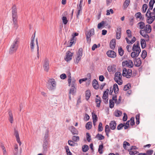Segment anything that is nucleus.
Segmentation results:
<instances>
[{
  "mask_svg": "<svg viewBox=\"0 0 155 155\" xmlns=\"http://www.w3.org/2000/svg\"><path fill=\"white\" fill-rule=\"evenodd\" d=\"M115 94H116L118 93L119 89L117 85L116 84H115L114 85L113 88Z\"/></svg>",
  "mask_w": 155,
  "mask_h": 155,
  "instance_id": "obj_35",
  "label": "nucleus"
},
{
  "mask_svg": "<svg viewBox=\"0 0 155 155\" xmlns=\"http://www.w3.org/2000/svg\"><path fill=\"white\" fill-rule=\"evenodd\" d=\"M122 64L123 66H126L130 68H132L134 66L133 62L130 60L123 61L122 62Z\"/></svg>",
  "mask_w": 155,
  "mask_h": 155,
  "instance_id": "obj_8",
  "label": "nucleus"
},
{
  "mask_svg": "<svg viewBox=\"0 0 155 155\" xmlns=\"http://www.w3.org/2000/svg\"><path fill=\"white\" fill-rule=\"evenodd\" d=\"M135 16L137 19L138 18H139L140 20H142L143 19V17H142L140 12H137L135 14Z\"/></svg>",
  "mask_w": 155,
  "mask_h": 155,
  "instance_id": "obj_28",
  "label": "nucleus"
},
{
  "mask_svg": "<svg viewBox=\"0 0 155 155\" xmlns=\"http://www.w3.org/2000/svg\"><path fill=\"white\" fill-rule=\"evenodd\" d=\"M147 55V52L145 50H143L142 52L141 56L144 59L146 57Z\"/></svg>",
  "mask_w": 155,
  "mask_h": 155,
  "instance_id": "obj_46",
  "label": "nucleus"
},
{
  "mask_svg": "<svg viewBox=\"0 0 155 155\" xmlns=\"http://www.w3.org/2000/svg\"><path fill=\"white\" fill-rule=\"evenodd\" d=\"M9 120L11 123H12L13 120V117L12 113L11 111H9L8 112Z\"/></svg>",
  "mask_w": 155,
  "mask_h": 155,
  "instance_id": "obj_36",
  "label": "nucleus"
},
{
  "mask_svg": "<svg viewBox=\"0 0 155 155\" xmlns=\"http://www.w3.org/2000/svg\"><path fill=\"white\" fill-rule=\"evenodd\" d=\"M73 55V54L70 51H67L66 54V57L64 58L65 60L67 61H70L72 59Z\"/></svg>",
  "mask_w": 155,
  "mask_h": 155,
  "instance_id": "obj_12",
  "label": "nucleus"
},
{
  "mask_svg": "<svg viewBox=\"0 0 155 155\" xmlns=\"http://www.w3.org/2000/svg\"><path fill=\"white\" fill-rule=\"evenodd\" d=\"M107 69L109 72H113L116 69V66L113 65L108 66L107 67Z\"/></svg>",
  "mask_w": 155,
  "mask_h": 155,
  "instance_id": "obj_26",
  "label": "nucleus"
},
{
  "mask_svg": "<svg viewBox=\"0 0 155 155\" xmlns=\"http://www.w3.org/2000/svg\"><path fill=\"white\" fill-rule=\"evenodd\" d=\"M110 129L109 128V126L108 125H106L105 127V131H108V132H110Z\"/></svg>",
  "mask_w": 155,
  "mask_h": 155,
  "instance_id": "obj_64",
  "label": "nucleus"
},
{
  "mask_svg": "<svg viewBox=\"0 0 155 155\" xmlns=\"http://www.w3.org/2000/svg\"><path fill=\"white\" fill-rule=\"evenodd\" d=\"M91 35H93L94 34V30L93 28H92L87 33Z\"/></svg>",
  "mask_w": 155,
  "mask_h": 155,
  "instance_id": "obj_56",
  "label": "nucleus"
},
{
  "mask_svg": "<svg viewBox=\"0 0 155 155\" xmlns=\"http://www.w3.org/2000/svg\"><path fill=\"white\" fill-rule=\"evenodd\" d=\"M86 139L87 141L88 142H90L91 140V136L90 134L88 133H86Z\"/></svg>",
  "mask_w": 155,
  "mask_h": 155,
  "instance_id": "obj_52",
  "label": "nucleus"
},
{
  "mask_svg": "<svg viewBox=\"0 0 155 155\" xmlns=\"http://www.w3.org/2000/svg\"><path fill=\"white\" fill-rule=\"evenodd\" d=\"M132 147L131 148V150L129 152V154L130 155H137L138 154V152L135 150H133V147Z\"/></svg>",
  "mask_w": 155,
  "mask_h": 155,
  "instance_id": "obj_32",
  "label": "nucleus"
},
{
  "mask_svg": "<svg viewBox=\"0 0 155 155\" xmlns=\"http://www.w3.org/2000/svg\"><path fill=\"white\" fill-rule=\"evenodd\" d=\"M122 114V112L118 110H116L114 113V115L116 117H119Z\"/></svg>",
  "mask_w": 155,
  "mask_h": 155,
  "instance_id": "obj_39",
  "label": "nucleus"
},
{
  "mask_svg": "<svg viewBox=\"0 0 155 155\" xmlns=\"http://www.w3.org/2000/svg\"><path fill=\"white\" fill-rule=\"evenodd\" d=\"M107 55L110 58H115L116 57V53L113 51L109 50L107 52Z\"/></svg>",
  "mask_w": 155,
  "mask_h": 155,
  "instance_id": "obj_15",
  "label": "nucleus"
},
{
  "mask_svg": "<svg viewBox=\"0 0 155 155\" xmlns=\"http://www.w3.org/2000/svg\"><path fill=\"white\" fill-rule=\"evenodd\" d=\"M140 34L145 38L146 41H148L149 40V35L147 34V33L144 32L143 31H140Z\"/></svg>",
  "mask_w": 155,
  "mask_h": 155,
  "instance_id": "obj_13",
  "label": "nucleus"
},
{
  "mask_svg": "<svg viewBox=\"0 0 155 155\" xmlns=\"http://www.w3.org/2000/svg\"><path fill=\"white\" fill-rule=\"evenodd\" d=\"M92 85L95 89H97L99 87L97 81L96 79H94L92 82Z\"/></svg>",
  "mask_w": 155,
  "mask_h": 155,
  "instance_id": "obj_25",
  "label": "nucleus"
},
{
  "mask_svg": "<svg viewBox=\"0 0 155 155\" xmlns=\"http://www.w3.org/2000/svg\"><path fill=\"white\" fill-rule=\"evenodd\" d=\"M139 27V28L141 30H143L145 27V24L142 21H140L137 24Z\"/></svg>",
  "mask_w": 155,
  "mask_h": 155,
  "instance_id": "obj_27",
  "label": "nucleus"
},
{
  "mask_svg": "<svg viewBox=\"0 0 155 155\" xmlns=\"http://www.w3.org/2000/svg\"><path fill=\"white\" fill-rule=\"evenodd\" d=\"M153 150H149L146 151L147 155H152L153 153Z\"/></svg>",
  "mask_w": 155,
  "mask_h": 155,
  "instance_id": "obj_60",
  "label": "nucleus"
},
{
  "mask_svg": "<svg viewBox=\"0 0 155 155\" xmlns=\"http://www.w3.org/2000/svg\"><path fill=\"white\" fill-rule=\"evenodd\" d=\"M103 129L102 124V123L100 122L98 125V130L99 131H101L103 130Z\"/></svg>",
  "mask_w": 155,
  "mask_h": 155,
  "instance_id": "obj_57",
  "label": "nucleus"
},
{
  "mask_svg": "<svg viewBox=\"0 0 155 155\" xmlns=\"http://www.w3.org/2000/svg\"><path fill=\"white\" fill-rule=\"evenodd\" d=\"M68 86H70L71 85V87H75V86L76 85V84L75 83V80L74 79H73L72 80H71V76L70 73V74L68 76Z\"/></svg>",
  "mask_w": 155,
  "mask_h": 155,
  "instance_id": "obj_9",
  "label": "nucleus"
},
{
  "mask_svg": "<svg viewBox=\"0 0 155 155\" xmlns=\"http://www.w3.org/2000/svg\"><path fill=\"white\" fill-rule=\"evenodd\" d=\"M81 56L77 55V57L76 58V60L74 61L75 63L76 64H78L79 61L81 60Z\"/></svg>",
  "mask_w": 155,
  "mask_h": 155,
  "instance_id": "obj_49",
  "label": "nucleus"
},
{
  "mask_svg": "<svg viewBox=\"0 0 155 155\" xmlns=\"http://www.w3.org/2000/svg\"><path fill=\"white\" fill-rule=\"evenodd\" d=\"M85 127L87 129L89 130L91 128L92 123L91 122H87L85 125Z\"/></svg>",
  "mask_w": 155,
  "mask_h": 155,
  "instance_id": "obj_42",
  "label": "nucleus"
},
{
  "mask_svg": "<svg viewBox=\"0 0 155 155\" xmlns=\"http://www.w3.org/2000/svg\"><path fill=\"white\" fill-rule=\"evenodd\" d=\"M134 65L136 67H139L141 64V61L140 58H136L134 61Z\"/></svg>",
  "mask_w": 155,
  "mask_h": 155,
  "instance_id": "obj_20",
  "label": "nucleus"
},
{
  "mask_svg": "<svg viewBox=\"0 0 155 155\" xmlns=\"http://www.w3.org/2000/svg\"><path fill=\"white\" fill-rule=\"evenodd\" d=\"M48 130H47L44 138L43 143L42 145V152L44 154H45L48 151Z\"/></svg>",
  "mask_w": 155,
  "mask_h": 155,
  "instance_id": "obj_3",
  "label": "nucleus"
},
{
  "mask_svg": "<svg viewBox=\"0 0 155 155\" xmlns=\"http://www.w3.org/2000/svg\"><path fill=\"white\" fill-rule=\"evenodd\" d=\"M14 134L15 137L17 141L20 146L21 144V142L20 140V139L19 136L18 131L15 128L14 129Z\"/></svg>",
  "mask_w": 155,
  "mask_h": 155,
  "instance_id": "obj_14",
  "label": "nucleus"
},
{
  "mask_svg": "<svg viewBox=\"0 0 155 155\" xmlns=\"http://www.w3.org/2000/svg\"><path fill=\"white\" fill-rule=\"evenodd\" d=\"M126 33L127 34V36L129 38H130L132 37V36L131 34V32L130 30H127L126 31Z\"/></svg>",
  "mask_w": 155,
  "mask_h": 155,
  "instance_id": "obj_54",
  "label": "nucleus"
},
{
  "mask_svg": "<svg viewBox=\"0 0 155 155\" xmlns=\"http://www.w3.org/2000/svg\"><path fill=\"white\" fill-rule=\"evenodd\" d=\"M110 129L112 130H114L116 128L117 124L114 120L111 121L109 124Z\"/></svg>",
  "mask_w": 155,
  "mask_h": 155,
  "instance_id": "obj_17",
  "label": "nucleus"
},
{
  "mask_svg": "<svg viewBox=\"0 0 155 155\" xmlns=\"http://www.w3.org/2000/svg\"><path fill=\"white\" fill-rule=\"evenodd\" d=\"M88 146L87 145H84L82 147V150L83 152H87L89 149Z\"/></svg>",
  "mask_w": 155,
  "mask_h": 155,
  "instance_id": "obj_40",
  "label": "nucleus"
},
{
  "mask_svg": "<svg viewBox=\"0 0 155 155\" xmlns=\"http://www.w3.org/2000/svg\"><path fill=\"white\" fill-rule=\"evenodd\" d=\"M147 5L146 4H144L142 7V12L143 13H145L147 9Z\"/></svg>",
  "mask_w": 155,
  "mask_h": 155,
  "instance_id": "obj_44",
  "label": "nucleus"
},
{
  "mask_svg": "<svg viewBox=\"0 0 155 155\" xmlns=\"http://www.w3.org/2000/svg\"><path fill=\"white\" fill-rule=\"evenodd\" d=\"M130 144L128 142H126V141H125L124 142L123 147L124 149H126L127 145L130 146Z\"/></svg>",
  "mask_w": 155,
  "mask_h": 155,
  "instance_id": "obj_61",
  "label": "nucleus"
},
{
  "mask_svg": "<svg viewBox=\"0 0 155 155\" xmlns=\"http://www.w3.org/2000/svg\"><path fill=\"white\" fill-rule=\"evenodd\" d=\"M56 83L54 79H49L47 84V88L50 91L54 90L56 87Z\"/></svg>",
  "mask_w": 155,
  "mask_h": 155,
  "instance_id": "obj_5",
  "label": "nucleus"
},
{
  "mask_svg": "<svg viewBox=\"0 0 155 155\" xmlns=\"http://www.w3.org/2000/svg\"><path fill=\"white\" fill-rule=\"evenodd\" d=\"M132 74V71L131 69H128L124 68L123 71L122 75L124 77H126L127 78H130Z\"/></svg>",
  "mask_w": 155,
  "mask_h": 155,
  "instance_id": "obj_6",
  "label": "nucleus"
},
{
  "mask_svg": "<svg viewBox=\"0 0 155 155\" xmlns=\"http://www.w3.org/2000/svg\"><path fill=\"white\" fill-rule=\"evenodd\" d=\"M129 20L130 24L132 25H133L134 21V17L133 16L131 17L129 19Z\"/></svg>",
  "mask_w": 155,
  "mask_h": 155,
  "instance_id": "obj_62",
  "label": "nucleus"
},
{
  "mask_svg": "<svg viewBox=\"0 0 155 155\" xmlns=\"http://www.w3.org/2000/svg\"><path fill=\"white\" fill-rule=\"evenodd\" d=\"M96 138H97L98 140H101L104 139V137L101 134H97Z\"/></svg>",
  "mask_w": 155,
  "mask_h": 155,
  "instance_id": "obj_38",
  "label": "nucleus"
},
{
  "mask_svg": "<svg viewBox=\"0 0 155 155\" xmlns=\"http://www.w3.org/2000/svg\"><path fill=\"white\" fill-rule=\"evenodd\" d=\"M130 84H127L124 86V91H127L129 89L130 87Z\"/></svg>",
  "mask_w": 155,
  "mask_h": 155,
  "instance_id": "obj_58",
  "label": "nucleus"
},
{
  "mask_svg": "<svg viewBox=\"0 0 155 155\" xmlns=\"http://www.w3.org/2000/svg\"><path fill=\"white\" fill-rule=\"evenodd\" d=\"M114 80H117L119 79H121L122 75L119 72L117 71L116 72L115 74Z\"/></svg>",
  "mask_w": 155,
  "mask_h": 155,
  "instance_id": "obj_22",
  "label": "nucleus"
},
{
  "mask_svg": "<svg viewBox=\"0 0 155 155\" xmlns=\"http://www.w3.org/2000/svg\"><path fill=\"white\" fill-rule=\"evenodd\" d=\"M95 101L97 103V107H100V104L101 102V98L99 97V98H96Z\"/></svg>",
  "mask_w": 155,
  "mask_h": 155,
  "instance_id": "obj_41",
  "label": "nucleus"
},
{
  "mask_svg": "<svg viewBox=\"0 0 155 155\" xmlns=\"http://www.w3.org/2000/svg\"><path fill=\"white\" fill-rule=\"evenodd\" d=\"M147 17V22L148 24L152 23L155 19V16H152L150 14H147V16H146Z\"/></svg>",
  "mask_w": 155,
  "mask_h": 155,
  "instance_id": "obj_11",
  "label": "nucleus"
},
{
  "mask_svg": "<svg viewBox=\"0 0 155 155\" xmlns=\"http://www.w3.org/2000/svg\"><path fill=\"white\" fill-rule=\"evenodd\" d=\"M124 50L121 47H119L118 48V53L121 56H122L124 54Z\"/></svg>",
  "mask_w": 155,
  "mask_h": 155,
  "instance_id": "obj_48",
  "label": "nucleus"
},
{
  "mask_svg": "<svg viewBox=\"0 0 155 155\" xmlns=\"http://www.w3.org/2000/svg\"><path fill=\"white\" fill-rule=\"evenodd\" d=\"M130 0H125L123 3V8L124 9H126L129 5Z\"/></svg>",
  "mask_w": 155,
  "mask_h": 155,
  "instance_id": "obj_23",
  "label": "nucleus"
},
{
  "mask_svg": "<svg viewBox=\"0 0 155 155\" xmlns=\"http://www.w3.org/2000/svg\"><path fill=\"white\" fill-rule=\"evenodd\" d=\"M12 16L14 27L17 29L18 27V15L16 6L14 5L12 8Z\"/></svg>",
  "mask_w": 155,
  "mask_h": 155,
  "instance_id": "obj_1",
  "label": "nucleus"
},
{
  "mask_svg": "<svg viewBox=\"0 0 155 155\" xmlns=\"http://www.w3.org/2000/svg\"><path fill=\"white\" fill-rule=\"evenodd\" d=\"M125 39L127 42L129 44H132L134 43L136 40V38L135 37H134L131 40V41L129 40L126 37L125 38Z\"/></svg>",
  "mask_w": 155,
  "mask_h": 155,
  "instance_id": "obj_30",
  "label": "nucleus"
},
{
  "mask_svg": "<svg viewBox=\"0 0 155 155\" xmlns=\"http://www.w3.org/2000/svg\"><path fill=\"white\" fill-rule=\"evenodd\" d=\"M107 23L106 21H102L101 22L99 23L97 25V28L98 29H100L104 25H107Z\"/></svg>",
  "mask_w": 155,
  "mask_h": 155,
  "instance_id": "obj_33",
  "label": "nucleus"
},
{
  "mask_svg": "<svg viewBox=\"0 0 155 155\" xmlns=\"http://www.w3.org/2000/svg\"><path fill=\"white\" fill-rule=\"evenodd\" d=\"M91 92L89 90L85 92V96H86V99L87 101L89 99L91 96Z\"/></svg>",
  "mask_w": 155,
  "mask_h": 155,
  "instance_id": "obj_37",
  "label": "nucleus"
},
{
  "mask_svg": "<svg viewBox=\"0 0 155 155\" xmlns=\"http://www.w3.org/2000/svg\"><path fill=\"white\" fill-rule=\"evenodd\" d=\"M140 115L139 114H137L136 116V123L137 125L139 124L140 123Z\"/></svg>",
  "mask_w": 155,
  "mask_h": 155,
  "instance_id": "obj_45",
  "label": "nucleus"
},
{
  "mask_svg": "<svg viewBox=\"0 0 155 155\" xmlns=\"http://www.w3.org/2000/svg\"><path fill=\"white\" fill-rule=\"evenodd\" d=\"M83 54V49L82 48H80L79 49L77 55H80L82 56Z\"/></svg>",
  "mask_w": 155,
  "mask_h": 155,
  "instance_id": "obj_53",
  "label": "nucleus"
},
{
  "mask_svg": "<svg viewBox=\"0 0 155 155\" xmlns=\"http://www.w3.org/2000/svg\"><path fill=\"white\" fill-rule=\"evenodd\" d=\"M19 41L18 39L15 38L12 43L9 50V53L12 54L15 53L17 50L19 45Z\"/></svg>",
  "mask_w": 155,
  "mask_h": 155,
  "instance_id": "obj_4",
  "label": "nucleus"
},
{
  "mask_svg": "<svg viewBox=\"0 0 155 155\" xmlns=\"http://www.w3.org/2000/svg\"><path fill=\"white\" fill-rule=\"evenodd\" d=\"M109 91V90L107 88L106 89V91H105L104 92L102 98L103 99L105 100L104 102L105 104H107L108 103V96Z\"/></svg>",
  "mask_w": 155,
  "mask_h": 155,
  "instance_id": "obj_10",
  "label": "nucleus"
},
{
  "mask_svg": "<svg viewBox=\"0 0 155 155\" xmlns=\"http://www.w3.org/2000/svg\"><path fill=\"white\" fill-rule=\"evenodd\" d=\"M62 20L63 22V23L64 25H66L67 24L68 20H67V18L66 17L63 16L62 18Z\"/></svg>",
  "mask_w": 155,
  "mask_h": 155,
  "instance_id": "obj_59",
  "label": "nucleus"
},
{
  "mask_svg": "<svg viewBox=\"0 0 155 155\" xmlns=\"http://www.w3.org/2000/svg\"><path fill=\"white\" fill-rule=\"evenodd\" d=\"M146 41L144 39H141L140 40V44L142 48H144L146 46Z\"/></svg>",
  "mask_w": 155,
  "mask_h": 155,
  "instance_id": "obj_34",
  "label": "nucleus"
},
{
  "mask_svg": "<svg viewBox=\"0 0 155 155\" xmlns=\"http://www.w3.org/2000/svg\"><path fill=\"white\" fill-rule=\"evenodd\" d=\"M132 50L133 51L131 54V57L135 58V57H138L141 51L139 41H137L136 43H135L133 45Z\"/></svg>",
  "mask_w": 155,
  "mask_h": 155,
  "instance_id": "obj_2",
  "label": "nucleus"
},
{
  "mask_svg": "<svg viewBox=\"0 0 155 155\" xmlns=\"http://www.w3.org/2000/svg\"><path fill=\"white\" fill-rule=\"evenodd\" d=\"M121 29L120 28H117L116 31V38L117 39H120L121 37Z\"/></svg>",
  "mask_w": 155,
  "mask_h": 155,
  "instance_id": "obj_19",
  "label": "nucleus"
},
{
  "mask_svg": "<svg viewBox=\"0 0 155 155\" xmlns=\"http://www.w3.org/2000/svg\"><path fill=\"white\" fill-rule=\"evenodd\" d=\"M74 39L75 38H74V37H72L71 38L70 41V45L69 46V47H71L73 44L75 43V41H74Z\"/></svg>",
  "mask_w": 155,
  "mask_h": 155,
  "instance_id": "obj_47",
  "label": "nucleus"
},
{
  "mask_svg": "<svg viewBox=\"0 0 155 155\" xmlns=\"http://www.w3.org/2000/svg\"><path fill=\"white\" fill-rule=\"evenodd\" d=\"M79 137L78 136H74L72 137V139L74 142H77L79 140Z\"/></svg>",
  "mask_w": 155,
  "mask_h": 155,
  "instance_id": "obj_51",
  "label": "nucleus"
},
{
  "mask_svg": "<svg viewBox=\"0 0 155 155\" xmlns=\"http://www.w3.org/2000/svg\"><path fill=\"white\" fill-rule=\"evenodd\" d=\"M43 63L44 70L46 72H48L49 68L48 60L47 58H45L43 61Z\"/></svg>",
  "mask_w": 155,
  "mask_h": 155,
  "instance_id": "obj_7",
  "label": "nucleus"
},
{
  "mask_svg": "<svg viewBox=\"0 0 155 155\" xmlns=\"http://www.w3.org/2000/svg\"><path fill=\"white\" fill-rule=\"evenodd\" d=\"M76 92V88L75 87H71L69 91V94L74 95Z\"/></svg>",
  "mask_w": 155,
  "mask_h": 155,
  "instance_id": "obj_31",
  "label": "nucleus"
},
{
  "mask_svg": "<svg viewBox=\"0 0 155 155\" xmlns=\"http://www.w3.org/2000/svg\"><path fill=\"white\" fill-rule=\"evenodd\" d=\"M69 130L71 131L73 135L78 134V130L73 126H71L69 128Z\"/></svg>",
  "mask_w": 155,
  "mask_h": 155,
  "instance_id": "obj_18",
  "label": "nucleus"
},
{
  "mask_svg": "<svg viewBox=\"0 0 155 155\" xmlns=\"http://www.w3.org/2000/svg\"><path fill=\"white\" fill-rule=\"evenodd\" d=\"M116 41L115 39H112L110 44V47L111 49L114 50L115 47Z\"/></svg>",
  "mask_w": 155,
  "mask_h": 155,
  "instance_id": "obj_24",
  "label": "nucleus"
},
{
  "mask_svg": "<svg viewBox=\"0 0 155 155\" xmlns=\"http://www.w3.org/2000/svg\"><path fill=\"white\" fill-rule=\"evenodd\" d=\"M109 107L110 108H112L114 107V102L112 100L110 99L109 101Z\"/></svg>",
  "mask_w": 155,
  "mask_h": 155,
  "instance_id": "obj_43",
  "label": "nucleus"
},
{
  "mask_svg": "<svg viewBox=\"0 0 155 155\" xmlns=\"http://www.w3.org/2000/svg\"><path fill=\"white\" fill-rule=\"evenodd\" d=\"M68 143L71 146H74L75 145V143L71 140H69L68 141Z\"/></svg>",
  "mask_w": 155,
  "mask_h": 155,
  "instance_id": "obj_63",
  "label": "nucleus"
},
{
  "mask_svg": "<svg viewBox=\"0 0 155 155\" xmlns=\"http://www.w3.org/2000/svg\"><path fill=\"white\" fill-rule=\"evenodd\" d=\"M124 125L123 123H120L119 124L117 127V129L118 130H120L122 129L124 127Z\"/></svg>",
  "mask_w": 155,
  "mask_h": 155,
  "instance_id": "obj_55",
  "label": "nucleus"
},
{
  "mask_svg": "<svg viewBox=\"0 0 155 155\" xmlns=\"http://www.w3.org/2000/svg\"><path fill=\"white\" fill-rule=\"evenodd\" d=\"M125 39L127 42L129 44H132L134 43L136 40V38L135 37H134L131 40V41L129 40L126 37L125 38Z\"/></svg>",
  "mask_w": 155,
  "mask_h": 155,
  "instance_id": "obj_29",
  "label": "nucleus"
},
{
  "mask_svg": "<svg viewBox=\"0 0 155 155\" xmlns=\"http://www.w3.org/2000/svg\"><path fill=\"white\" fill-rule=\"evenodd\" d=\"M103 148V144L100 145L99 146L98 151L100 154H102L103 153L102 149Z\"/></svg>",
  "mask_w": 155,
  "mask_h": 155,
  "instance_id": "obj_50",
  "label": "nucleus"
},
{
  "mask_svg": "<svg viewBox=\"0 0 155 155\" xmlns=\"http://www.w3.org/2000/svg\"><path fill=\"white\" fill-rule=\"evenodd\" d=\"M35 35L34 36H32L31 38V42L30 44V48L31 50L32 51H33L34 49V41L35 40Z\"/></svg>",
  "mask_w": 155,
  "mask_h": 155,
  "instance_id": "obj_21",
  "label": "nucleus"
},
{
  "mask_svg": "<svg viewBox=\"0 0 155 155\" xmlns=\"http://www.w3.org/2000/svg\"><path fill=\"white\" fill-rule=\"evenodd\" d=\"M140 31H143L144 32L149 33L151 31V27L149 24L147 25H145V28L144 29L140 30Z\"/></svg>",
  "mask_w": 155,
  "mask_h": 155,
  "instance_id": "obj_16",
  "label": "nucleus"
}]
</instances>
